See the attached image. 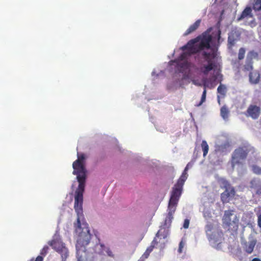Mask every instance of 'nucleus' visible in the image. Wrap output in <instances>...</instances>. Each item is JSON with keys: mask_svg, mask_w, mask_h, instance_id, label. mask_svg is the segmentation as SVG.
Wrapping results in <instances>:
<instances>
[{"mask_svg": "<svg viewBox=\"0 0 261 261\" xmlns=\"http://www.w3.org/2000/svg\"><path fill=\"white\" fill-rule=\"evenodd\" d=\"M73 174L76 175L78 187L74 195V208L77 215L76 222L74 223L75 232L78 235L76 245L77 261H91L90 255L86 252V245L89 243L91 235L90 230L84 223L83 210V193L85 191L86 179V170L84 164H72Z\"/></svg>", "mask_w": 261, "mask_h": 261, "instance_id": "obj_1", "label": "nucleus"}, {"mask_svg": "<svg viewBox=\"0 0 261 261\" xmlns=\"http://www.w3.org/2000/svg\"><path fill=\"white\" fill-rule=\"evenodd\" d=\"M189 168V165L188 164L177 182L172 189L167 210V213L165 215L163 223L161 225L159 230L156 234V238L162 237L163 239H165L169 235V228L173 219V214L176 211L179 198L182 194L185 182L188 177L187 172Z\"/></svg>", "mask_w": 261, "mask_h": 261, "instance_id": "obj_2", "label": "nucleus"}, {"mask_svg": "<svg viewBox=\"0 0 261 261\" xmlns=\"http://www.w3.org/2000/svg\"><path fill=\"white\" fill-rule=\"evenodd\" d=\"M48 244L60 254L62 261H66L69 256V252L58 234L56 233L53 237V239L49 241Z\"/></svg>", "mask_w": 261, "mask_h": 261, "instance_id": "obj_3", "label": "nucleus"}, {"mask_svg": "<svg viewBox=\"0 0 261 261\" xmlns=\"http://www.w3.org/2000/svg\"><path fill=\"white\" fill-rule=\"evenodd\" d=\"M201 56L204 59V61L207 62V64L202 67L201 71L204 75H207L210 71L216 67V64L213 60L216 57V54L214 51L211 52L203 51L201 52Z\"/></svg>", "mask_w": 261, "mask_h": 261, "instance_id": "obj_4", "label": "nucleus"}, {"mask_svg": "<svg viewBox=\"0 0 261 261\" xmlns=\"http://www.w3.org/2000/svg\"><path fill=\"white\" fill-rule=\"evenodd\" d=\"M201 56L204 59V61L207 62V64L202 67L201 71L204 75H207L210 71L216 67V64L213 60L216 57V54L214 51L211 52L203 51L201 52Z\"/></svg>", "mask_w": 261, "mask_h": 261, "instance_id": "obj_5", "label": "nucleus"}, {"mask_svg": "<svg viewBox=\"0 0 261 261\" xmlns=\"http://www.w3.org/2000/svg\"><path fill=\"white\" fill-rule=\"evenodd\" d=\"M199 41V37H196L194 39L190 40L186 45L182 46L180 49L182 50H187L188 53H182L180 56L181 59H184L187 54L191 55L196 54L200 52V50L198 49V44H196V43Z\"/></svg>", "mask_w": 261, "mask_h": 261, "instance_id": "obj_6", "label": "nucleus"}, {"mask_svg": "<svg viewBox=\"0 0 261 261\" xmlns=\"http://www.w3.org/2000/svg\"><path fill=\"white\" fill-rule=\"evenodd\" d=\"M219 181L222 187L225 189L224 192L221 194V199L223 202H227L229 199L232 198L235 194L233 187L230 186L228 182L224 178H220Z\"/></svg>", "mask_w": 261, "mask_h": 261, "instance_id": "obj_7", "label": "nucleus"}, {"mask_svg": "<svg viewBox=\"0 0 261 261\" xmlns=\"http://www.w3.org/2000/svg\"><path fill=\"white\" fill-rule=\"evenodd\" d=\"M223 221V223L227 226H232L234 229H237L238 227L239 219L233 211H225Z\"/></svg>", "mask_w": 261, "mask_h": 261, "instance_id": "obj_8", "label": "nucleus"}, {"mask_svg": "<svg viewBox=\"0 0 261 261\" xmlns=\"http://www.w3.org/2000/svg\"><path fill=\"white\" fill-rule=\"evenodd\" d=\"M249 151L247 146L240 147L236 149L232 155V163H241L246 158Z\"/></svg>", "mask_w": 261, "mask_h": 261, "instance_id": "obj_9", "label": "nucleus"}, {"mask_svg": "<svg viewBox=\"0 0 261 261\" xmlns=\"http://www.w3.org/2000/svg\"><path fill=\"white\" fill-rule=\"evenodd\" d=\"M197 37H199V43L198 46L200 51L205 48L210 49L211 48L210 43L212 40V36L211 35L205 32Z\"/></svg>", "mask_w": 261, "mask_h": 261, "instance_id": "obj_10", "label": "nucleus"}, {"mask_svg": "<svg viewBox=\"0 0 261 261\" xmlns=\"http://www.w3.org/2000/svg\"><path fill=\"white\" fill-rule=\"evenodd\" d=\"M261 112V108L260 107L255 105H250L248 107L245 115L247 117H250L253 119H257Z\"/></svg>", "mask_w": 261, "mask_h": 261, "instance_id": "obj_11", "label": "nucleus"}, {"mask_svg": "<svg viewBox=\"0 0 261 261\" xmlns=\"http://www.w3.org/2000/svg\"><path fill=\"white\" fill-rule=\"evenodd\" d=\"M254 233L250 234L248 242H243V248L244 250L249 254L251 253L256 244V240L253 238Z\"/></svg>", "mask_w": 261, "mask_h": 261, "instance_id": "obj_12", "label": "nucleus"}, {"mask_svg": "<svg viewBox=\"0 0 261 261\" xmlns=\"http://www.w3.org/2000/svg\"><path fill=\"white\" fill-rule=\"evenodd\" d=\"M205 230L208 239L210 241H213L215 243L220 244L219 239L216 237V233H215L213 226L211 223H207L205 227Z\"/></svg>", "mask_w": 261, "mask_h": 261, "instance_id": "obj_13", "label": "nucleus"}, {"mask_svg": "<svg viewBox=\"0 0 261 261\" xmlns=\"http://www.w3.org/2000/svg\"><path fill=\"white\" fill-rule=\"evenodd\" d=\"M250 188L254 189L257 195H261V180L259 178H254L250 181Z\"/></svg>", "mask_w": 261, "mask_h": 261, "instance_id": "obj_14", "label": "nucleus"}, {"mask_svg": "<svg viewBox=\"0 0 261 261\" xmlns=\"http://www.w3.org/2000/svg\"><path fill=\"white\" fill-rule=\"evenodd\" d=\"M106 246L102 243H101L99 240H97L96 241V244L92 247V251L90 250V252H95L99 254L105 255V249Z\"/></svg>", "mask_w": 261, "mask_h": 261, "instance_id": "obj_15", "label": "nucleus"}, {"mask_svg": "<svg viewBox=\"0 0 261 261\" xmlns=\"http://www.w3.org/2000/svg\"><path fill=\"white\" fill-rule=\"evenodd\" d=\"M200 22V19L197 20L193 24L189 27V28L185 32L184 35H188L195 31L199 27Z\"/></svg>", "mask_w": 261, "mask_h": 261, "instance_id": "obj_16", "label": "nucleus"}, {"mask_svg": "<svg viewBox=\"0 0 261 261\" xmlns=\"http://www.w3.org/2000/svg\"><path fill=\"white\" fill-rule=\"evenodd\" d=\"M260 75L258 72H250L249 73V81L253 84H257L259 81Z\"/></svg>", "mask_w": 261, "mask_h": 261, "instance_id": "obj_17", "label": "nucleus"}, {"mask_svg": "<svg viewBox=\"0 0 261 261\" xmlns=\"http://www.w3.org/2000/svg\"><path fill=\"white\" fill-rule=\"evenodd\" d=\"M208 80L207 79H205L203 80V86L204 87V90L203 91L201 100L200 102L196 105L197 107L200 106L206 100V88L208 87Z\"/></svg>", "mask_w": 261, "mask_h": 261, "instance_id": "obj_18", "label": "nucleus"}, {"mask_svg": "<svg viewBox=\"0 0 261 261\" xmlns=\"http://www.w3.org/2000/svg\"><path fill=\"white\" fill-rule=\"evenodd\" d=\"M252 10L250 7H246L242 12L241 15L238 18V20L240 21L241 20H242L243 19L249 17H252Z\"/></svg>", "mask_w": 261, "mask_h": 261, "instance_id": "obj_19", "label": "nucleus"}, {"mask_svg": "<svg viewBox=\"0 0 261 261\" xmlns=\"http://www.w3.org/2000/svg\"><path fill=\"white\" fill-rule=\"evenodd\" d=\"M229 111L226 106H223L220 109V114L224 119H226L228 117Z\"/></svg>", "mask_w": 261, "mask_h": 261, "instance_id": "obj_20", "label": "nucleus"}, {"mask_svg": "<svg viewBox=\"0 0 261 261\" xmlns=\"http://www.w3.org/2000/svg\"><path fill=\"white\" fill-rule=\"evenodd\" d=\"M201 147L203 151V155L205 157L207 154L209 150V146L206 141H202Z\"/></svg>", "mask_w": 261, "mask_h": 261, "instance_id": "obj_21", "label": "nucleus"}, {"mask_svg": "<svg viewBox=\"0 0 261 261\" xmlns=\"http://www.w3.org/2000/svg\"><path fill=\"white\" fill-rule=\"evenodd\" d=\"M217 92L218 93L221 94L223 97H224L227 92V89L225 85L220 84L217 88Z\"/></svg>", "mask_w": 261, "mask_h": 261, "instance_id": "obj_22", "label": "nucleus"}, {"mask_svg": "<svg viewBox=\"0 0 261 261\" xmlns=\"http://www.w3.org/2000/svg\"><path fill=\"white\" fill-rule=\"evenodd\" d=\"M258 54L257 52L254 50L250 51L247 55V60L253 61V59H258Z\"/></svg>", "mask_w": 261, "mask_h": 261, "instance_id": "obj_23", "label": "nucleus"}, {"mask_svg": "<svg viewBox=\"0 0 261 261\" xmlns=\"http://www.w3.org/2000/svg\"><path fill=\"white\" fill-rule=\"evenodd\" d=\"M252 7L255 11L261 10V0H252Z\"/></svg>", "mask_w": 261, "mask_h": 261, "instance_id": "obj_24", "label": "nucleus"}, {"mask_svg": "<svg viewBox=\"0 0 261 261\" xmlns=\"http://www.w3.org/2000/svg\"><path fill=\"white\" fill-rule=\"evenodd\" d=\"M86 158V156L84 153H77V159L73 163H83Z\"/></svg>", "mask_w": 261, "mask_h": 261, "instance_id": "obj_25", "label": "nucleus"}, {"mask_svg": "<svg viewBox=\"0 0 261 261\" xmlns=\"http://www.w3.org/2000/svg\"><path fill=\"white\" fill-rule=\"evenodd\" d=\"M253 61H250L246 59L245 65H244V70L246 71H251L253 69Z\"/></svg>", "mask_w": 261, "mask_h": 261, "instance_id": "obj_26", "label": "nucleus"}, {"mask_svg": "<svg viewBox=\"0 0 261 261\" xmlns=\"http://www.w3.org/2000/svg\"><path fill=\"white\" fill-rule=\"evenodd\" d=\"M105 255H107L110 257L115 258L116 257V255L109 248L106 247L105 249Z\"/></svg>", "mask_w": 261, "mask_h": 261, "instance_id": "obj_27", "label": "nucleus"}, {"mask_svg": "<svg viewBox=\"0 0 261 261\" xmlns=\"http://www.w3.org/2000/svg\"><path fill=\"white\" fill-rule=\"evenodd\" d=\"M251 169L254 173L256 174H261V167L257 164H252Z\"/></svg>", "mask_w": 261, "mask_h": 261, "instance_id": "obj_28", "label": "nucleus"}, {"mask_svg": "<svg viewBox=\"0 0 261 261\" xmlns=\"http://www.w3.org/2000/svg\"><path fill=\"white\" fill-rule=\"evenodd\" d=\"M245 51L246 50L244 48L241 47V48H240L238 54L239 60H241L244 58Z\"/></svg>", "mask_w": 261, "mask_h": 261, "instance_id": "obj_29", "label": "nucleus"}, {"mask_svg": "<svg viewBox=\"0 0 261 261\" xmlns=\"http://www.w3.org/2000/svg\"><path fill=\"white\" fill-rule=\"evenodd\" d=\"M158 242L156 241V238H155L154 240L152 241L151 245L147 248V250L150 252H151L153 250V249L154 248L155 244H156Z\"/></svg>", "mask_w": 261, "mask_h": 261, "instance_id": "obj_30", "label": "nucleus"}, {"mask_svg": "<svg viewBox=\"0 0 261 261\" xmlns=\"http://www.w3.org/2000/svg\"><path fill=\"white\" fill-rule=\"evenodd\" d=\"M48 246L46 245L44 246L40 251V254L42 255L41 256H45L48 253Z\"/></svg>", "mask_w": 261, "mask_h": 261, "instance_id": "obj_31", "label": "nucleus"}, {"mask_svg": "<svg viewBox=\"0 0 261 261\" xmlns=\"http://www.w3.org/2000/svg\"><path fill=\"white\" fill-rule=\"evenodd\" d=\"M150 253V252L149 251H148L146 249V251H145V252H144V253L142 255V256H141V258H140V260H141V261H143L144 259H146V258L148 257V256H149V255Z\"/></svg>", "mask_w": 261, "mask_h": 261, "instance_id": "obj_32", "label": "nucleus"}, {"mask_svg": "<svg viewBox=\"0 0 261 261\" xmlns=\"http://www.w3.org/2000/svg\"><path fill=\"white\" fill-rule=\"evenodd\" d=\"M190 224V220L188 219H186L184 220V224H183V227L185 229H187L189 228Z\"/></svg>", "mask_w": 261, "mask_h": 261, "instance_id": "obj_33", "label": "nucleus"}, {"mask_svg": "<svg viewBox=\"0 0 261 261\" xmlns=\"http://www.w3.org/2000/svg\"><path fill=\"white\" fill-rule=\"evenodd\" d=\"M203 216L205 218H208L211 217V213L208 211L204 210L203 213Z\"/></svg>", "mask_w": 261, "mask_h": 261, "instance_id": "obj_34", "label": "nucleus"}, {"mask_svg": "<svg viewBox=\"0 0 261 261\" xmlns=\"http://www.w3.org/2000/svg\"><path fill=\"white\" fill-rule=\"evenodd\" d=\"M184 243H183L182 241H181L179 244V248H178V251L179 252V253H181L182 252V248L184 247Z\"/></svg>", "mask_w": 261, "mask_h": 261, "instance_id": "obj_35", "label": "nucleus"}, {"mask_svg": "<svg viewBox=\"0 0 261 261\" xmlns=\"http://www.w3.org/2000/svg\"><path fill=\"white\" fill-rule=\"evenodd\" d=\"M180 66L181 68H187L188 67V63L187 62H185L182 63Z\"/></svg>", "mask_w": 261, "mask_h": 261, "instance_id": "obj_36", "label": "nucleus"}, {"mask_svg": "<svg viewBox=\"0 0 261 261\" xmlns=\"http://www.w3.org/2000/svg\"><path fill=\"white\" fill-rule=\"evenodd\" d=\"M43 257L41 255L38 256L35 261H43Z\"/></svg>", "mask_w": 261, "mask_h": 261, "instance_id": "obj_37", "label": "nucleus"}, {"mask_svg": "<svg viewBox=\"0 0 261 261\" xmlns=\"http://www.w3.org/2000/svg\"><path fill=\"white\" fill-rule=\"evenodd\" d=\"M258 225L261 228V214L258 217Z\"/></svg>", "mask_w": 261, "mask_h": 261, "instance_id": "obj_38", "label": "nucleus"}, {"mask_svg": "<svg viewBox=\"0 0 261 261\" xmlns=\"http://www.w3.org/2000/svg\"><path fill=\"white\" fill-rule=\"evenodd\" d=\"M228 42L231 45H234V40H230V37L228 38Z\"/></svg>", "mask_w": 261, "mask_h": 261, "instance_id": "obj_39", "label": "nucleus"}, {"mask_svg": "<svg viewBox=\"0 0 261 261\" xmlns=\"http://www.w3.org/2000/svg\"><path fill=\"white\" fill-rule=\"evenodd\" d=\"M193 83L195 85H196V86H202V84L201 83H197L196 81H193Z\"/></svg>", "mask_w": 261, "mask_h": 261, "instance_id": "obj_40", "label": "nucleus"}, {"mask_svg": "<svg viewBox=\"0 0 261 261\" xmlns=\"http://www.w3.org/2000/svg\"><path fill=\"white\" fill-rule=\"evenodd\" d=\"M252 261H261V260L258 258H254L252 260Z\"/></svg>", "mask_w": 261, "mask_h": 261, "instance_id": "obj_41", "label": "nucleus"}, {"mask_svg": "<svg viewBox=\"0 0 261 261\" xmlns=\"http://www.w3.org/2000/svg\"><path fill=\"white\" fill-rule=\"evenodd\" d=\"M260 247H261V243H258L256 245V248H260Z\"/></svg>", "mask_w": 261, "mask_h": 261, "instance_id": "obj_42", "label": "nucleus"}, {"mask_svg": "<svg viewBox=\"0 0 261 261\" xmlns=\"http://www.w3.org/2000/svg\"><path fill=\"white\" fill-rule=\"evenodd\" d=\"M218 103L220 104V97H219V96H218Z\"/></svg>", "mask_w": 261, "mask_h": 261, "instance_id": "obj_43", "label": "nucleus"}, {"mask_svg": "<svg viewBox=\"0 0 261 261\" xmlns=\"http://www.w3.org/2000/svg\"><path fill=\"white\" fill-rule=\"evenodd\" d=\"M215 77V80H214V81H215V80H216V79H217V77H216V76H215V77Z\"/></svg>", "mask_w": 261, "mask_h": 261, "instance_id": "obj_44", "label": "nucleus"}, {"mask_svg": "<svg viewBox=\"0 0 261 261\" xmlns=\"http://www.w3.org/2000/svg\"><path fill=\"white\" fill-rule=\"evenodd\" d=\"M232 168H234V164H232Z\"/></svg>", "mask_w": 261, "mask_h": 261, "instance_id": "obj_45", "label": "nucleus"}]
</instances>
